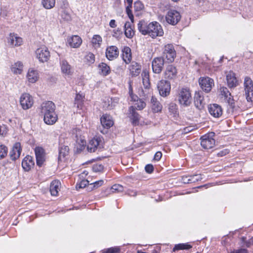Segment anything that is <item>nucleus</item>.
<instances>
[{"label": "nucleus", "mask_w": 253, "mask_h": 253, "mask_svg": "<svg viewBox=\"0 0 253 253\" xmlns=\"http://www.w3.org/2000/svg\"><path fill=\"white\" fill-rule=\"evenodd\" d=\"M226 80L228 86L230 88L234 87L238 84V81L235 74L233 72H229L226 75Z\"/></svg>", "instance_id": "nucleus-25"}, {"label": "nucleus", "mask_w": 253, "mask_h": 253, "mask_svg": "<svg viewBox=\"0 0 253 253\" xmlns=\"http://www.w3.org/2000/svg\"><path fill=\"white\" fill-rule=\"evenodd\" d=\"M134 7L136 11H139L143 9L144 6L140 1H138L134 2Z\"/></svg>", "instance_id": "nucleus-52"}, {"label": "nucleus", "mask_w": 253, "mask_h": 253, "mask_svg": "<svg viewBox=\"0 0 253 253\" xmlns=\"http://www.w3.org/2000/svg\"><path fill=\"white\" fill-rule=\"evenodd\" d=\"M164 57H156L152 62V69L154 73L160 74L164 67Z\"/></svg>", "instance_id": "nucleus-13"}, {"label": "nucleus", "mask_w": 253, "mask_h": 253, "mask_svg": "<svg viewBox=\"0 0 253 253\" xmlns=\"http://www.w3.org/2000/svg\"><path fill=\"white\" fill-rule=\"evenodd\" d=\"M39 76L37 70L33 68L29 69L27 74L28 81L31 83H36L39 79Z\"/></svg>", "instance_id": "nucleus-24"}, {"label": "nucleus", "mask_w": 253, "mask_h": 253, "mask_svg": "<svg viewBox=\"0 0 253 253\" xmlns=\"http://www.w3.org/2000/svg\"><path fill=\"white\" fill-rule=\"evenodd\" d=\"M194 104L198 109H202L204 107L205 103L204 97L199 92H196L194 96Z\"/></svg>", "instance_id": "nucleus-27"}, {"label": "nucleus", "mask_w": 253, "mask_h": 253, "mask_svg": "<svg viewBox=\"0 0 253 253\" xmlns=\"http://www.w3.org/2000/svg\"><path fill=\"white\" fill-rule=\"evenodd\" d=\"M192 248V246L188 244H179L175 246L173 250H188Z\"/></svg>", "instance_id": "nucleus-43"}, {"label": "nucleus", "mask_w": 253, "mask_h": 253, "mask_svg": "<svg viewBox=\"0 0 253 253\" xmlns=\"http://www.w3.org/2000/svg\"><path fill=\"white\" fill-rule=\"evenodd\" d=\"M182 180H183V182L184 183H191V182L190 181L189 176H186L183 177Z\"/></svg>", "instance_id": "nucleus-61"}, {"label": "nucleus", "mask_w": 253, "mask_h": 253, "mask_svg": "<svg viewBox=\"0 0 253 253\" xmlns=\"http://www.w3.org/2000/svg\"><path fill=\"white\" fill-rule=\"evenodd\" d=\"M120 249L118 247L111 248L106 251H103L102 253H119Z\"/></svg>", "instance_id": "nucleus-51"}, {"label": "nucleus", "mask_w": 253, "mask_h": 253, "mask_svg": "<svg viewBox=\"0 0 253 253\" xmlns=\"http://www.w3.org/2000/svg\"><path fill=\"white\" fill-rule=\"evenodd\" d=\"M129 94H130V96L131 97V99L132 100L135 101H136V99L137 98V96L133 95L132 92H130V91H129Z\"/></svg>", "instance_id": "nucleus-64"}, {"label": "nucleus", "mask_w": 253, "mask_h": 253, "mask_svg": "<svg viewBox=\"0 0 253 253\" xmlns=\"http://www.w3.org/2000/svg\"><path fill=\"white\" fill-rule=\"evenodd\" d=\"M220 95L221 96V98L228 103L229 106L228 110L229 111L233 112L236 110L235 101L226 87L223 86L220 88Z\"/></svg>", "instance_id": "nucleus-2"}, {"label": "nucleus", "mask_w": 253, "mask_h": 253, "mask_svg": "<svg viewBox=\"0 0 253 253\" xmlns=\"http://www.w3.org/2000/svg\"><path fill=\"white\" fill-rule=\"evenodd\" d=\"M89 184V181L87 180H83L79 183L77 184L76 189L83 188Z\"/></svg>", "instance_id": "nucleus-49"}, {"label": "nucleus", "mask_w": 253, "mask_h": 253, "mask_svg": "<svg viewBox=\"0 0 253 253\" xmlns=\"http://www.w3.org/2000/svg\"><path fill=\"white\" fill-rule=\"evenodd\" d=\"M68 43L72 47L78 48L82 43V40L79 36L74 35L68 38Z\"/></svg>", "instance_id": "nucleus-23"}, {"label": "nucleus", "mask_w": 253, "mask_h": 253, "mask_svg": "<svg viewBox=\"0 0 253 253\" xmlns=\"http://www.w3.org/2000/svg\"><path fill=\"white\" fill-rule=\"evenodd\" d=\"M98 67L101 72V74L103 76H107L110 73V68L109 66L105 63H100Z\"/></svg>", "instance_id": "nucleus-38"}, {"label": "nucleus", "mask_w": 253, "mask_h": 253, "mask_svg": "<svg viewBox=\"0 0 253 253\" xmlns=\"http://www.w3.org/2000/svg\"><path fill=\"white\" fill-rule=\"evenodd\" d=\"M69 148L67 146H63L61 147L59 152V160H61L62 158H64L69 154Z\"/></svg>", "instance_id": "nucleus-39"}, {"label": "nucleus", "mask_w": 253, "mask_h": 253, "mask_svg": "<svg viewBox=\"0 0 253 253\" xmlns=\"http://www.w3.org/2000/svg\"><path fill=\"white\" fill-rule=\"evenodd\" d=\"M60 182L59 180H55L52 181L50 185V191L53 196H56L60 190Z\"/></svg>", "instance_id": "nucleus-34"}, {"label": "nucleus", "mask_w": 253, "mask_h": 253, "mask_svg": "<svg viewBox=\"0 0 253 253\" xmlns=\"http://www.w3.org/2000/svg\"><path fill=\"white\" fill-rule=\"evenodd\" d=\"M130 7V6L127 5L126 7V11L127 12V14L129 18H130V19L131 20L132 22H133V15L132 14V12L129 8Z\"/></svg>", "instance_id": "nucleus-53"}, {"label": "nucleus", "mask_w": 253, "mask_h": 253, "mask_svg": "<svg viewBox=\"0 0 253 253\" xmlns=\"http://www.w3.org/2000/svg\"><path fill=\"white\" fill-rule=\"evenodd\" d=\"M112 192H122L124 190L123 186L120 184H115L112 187Z\"/></svg>", "instance_id": "nucleus-50"}, {"label": "nucleus", "mask_w": 253, "mask_h": 253, "mask_svg": "<svg viewBox=\"0 0 253 253\" xmlns=\"http://www.w3.org/2000/svg\"><path fill=\"white\" fill-rule=\"evenodd\" d=\"M177 70L176 68L172 65H168L164 72V77L166 79L172 80L176 77Z\"/></svg>", "instance_id": "nucleus-19"}, {"label": "nucleus", "mask_w": 253, "mask_h": 253, "mask_svg": "<svg viewBox=\"0 0 253 253\" xmlns=\"http://www.w3.org/2000/svg\"><path fill=\"white\" fill-rule=\"evenodd\" d=\"M103 169L104 166L102 164H96L93 165L92 166V170L96 172H101L103 171Z\"/></svg>", "instance_id": "nucleus-48"}, {"label": "nucleus", "mask_w": 253, "mask_h": 253, "mask_svg": "<svg viewBox=\"0 0 253 253\" xmlns=\"http://www.w3.org/2000/svg\"><path fill=\"white\" fill-rule=\"evenodd\" d=\"M21 150V144L19 142L15 143L10 152L9 155L11 159L15 161L18 159L20 157Z\"/></svg>", "instance_id": "nucleus-21"}, {"label": "nucleus", "mask_w": 253, "mask_h": 253, "mask_svg": "<svg viewBox=\"0 0 253 253\" xmlns=\"http://www.w3.org/2000/svg\"><path fill=\"white\" fill-rule=\"evenodd\" d=\"M244 87L245 95L248 101L252 102L253 100V83L251 79L246 77L244 79Z\"/></svg>", "instance_id": "nucleus-4"}, {"label": "nucleus", "mask_w": 253, "mask_h": 253, "mask_svg": "<svg viewBox=\"0 0 253 253\" xmlns=\"http://www.w3.org/2000/svg\"><path fill=\"white\" fill-rule=\"evenodd\" d=\"M20 103L24 110H27L32 107L34 104L33 97L29 93H23L20 98Z\"/></svg>", "instance_id": "nucleus-6"}, {"label": "nucleus", "mask_w": 253, "mask_h": 253, "mask_svg": "<svg viewBox=\"0 0 253 253\" xmlns=\"http://www.w3.org/2000/svg\"><path fill=\"white\" fill-rule=\"evenodd\" d=\"M34 166V161L32 157L26 156L22 161V166L26 171H29Z\"/></svg>", "instance_id": "nucleus-26"}, {"label": "nucleus", "mask_w": 253, "mask_h": 253, "mask_svg": "<svg viewBox=\"0 0 253 253\" xmlns=\"http://www.w3.org/2000/svg\"><path fill=\"white\" fill-rule=\"evenodd\" d=\"M180 19L181 15L180 13L175 10H169L166 16L167 22L172 25H176L180 21Z\"/></svg>", "instance_id": "nucleus-7"}, {"label": "nucleus", "mask_w": 253, "mask_h": 253, "mask_svg": "<svg viewBox=\"0 0 253 253\" xmlns=\"http://www.w3.org/2000/svg\"><path fill=\"white\" fill-rule=\"evenodd\" d=\"M142 82L145 88H149L150 85L148 72L143 71L142 73Z\"/></svg>", "instance_id": "nucleus-37"}, {"label": "nucleus", "mask_w": 253, "mask_h": 253, "mask_svg": "<svg viewBox=\"0 0 253 253\" xmlns=\"http://www.w3.org/2000/svg\"><path fill=\"white\" fill-rule=\"evenodd\" d=\"M37 57L41 62H47L50 57V53L45 46L41 47L36 51Z\"/></svg>", "instance_id": "nucleus-8"}, {"label": "nucleus", "mask_w": 253, "mask_h": 253, "mask_svg": "<svg viewBox=\"0 0 253 253\" xmlns=\"http://www.w3.org/2000/svg\"><path fill=\"white\" fill-rule=\"evenodd\" d=\"M122 58L126 64H128L131 60V52L130 48L128 46H125L122 49Z\"/></svg>", "instance_id": "nucleus-31"}, {"label": "nucleus", "mask_w": 253, "mask_h": 253, "mask_svg": "<svg viewBox=\"0 0 253 253\" xmlns=\"http://www.w3.org/2000/svg\"><path fill=\"white\" fill-rule=\"evenodd\" d=\"M60 66L62 73L65 76H71L73 73L71 66L65 59L60 61Z\"/></svg>", "instance_id": "nucleus-22"}, {"label": "nucleus", "mask_w": 253, "mask_h": 253, "mask_svg": "<svg viewBox=\"0 0 253 253\" xmlns=\"http://www.w3.org/2000/svg\"><path fill=\"white\" fill-rule=\"evenodd\" d=\"M228 153H229L228 150L224 149V150H222V151H220L219 152H218L217 154V155L218 157H222V156H224L226 155Z\"/></svg>", "instance_id": "nucleus-59"}, {"label": "nucleus", "mask_w": 253, "mask_h": 253, "mask_svg": "<svg viewBox=\"0 0 253 253\" xmlns=\"http://www.w3.org/2000/svg\"><path fill=\"white\" fill-rule=\"evenodd\" d=\"M214 135V133L211 132L208 135L202 137L201 145L204 149L212 148L215 145V140L211 137Z\"/></svg>", "instance_id": "nucleus-10"}, {"label": "nucleus", "mask_w": 253, "mask_h": 253, "mask_svg": "<svg viewBox=\"0 0 253 253\" xmlns=\"http://www.w3.org/2000/svg\"><path fill=\"white\" fill-rule=\"evenodd\" d=\"M129 69L132 76H137L140 73L141 66L137 62L133 61L131 63Z\"/></svg>", "instance_id": "nucleus-33"}, {"label": "nucleus", "mask_w": 253, "mask_h": 253, "mask_svg": "<svg viewBox=\"0 0 253 253\" xmlns=\"http://www.w3.org/2000/svg\"><path fill=\"white\" fill-rule=\"evenodd\" d=\"M103 180H99V181L94 182L93 183L90 184V185H93V188L98 187L101 186L103 184Z\"/></svg>", "instance_id": "nucleus-58"}, {"label": "nucleus", "mask_w": 253, "mask_h": 253, "mask_svg": "<svg viewBox=\"0 0 253 253\" xmlns=\"http://www.w3.org/2000/svg\"><path fill=\"white\" fill-rule=\"evenodd\" d=\"M138 29L142 35H148L153 39L164 35L163 28L157 22H152L147 24L144 21L141 20L138 23Z\"/></svg>", "instance_id": "nucleus-1"}, {"label": "nucleus", "mask_w": 253, "mask_h": 253, "mask_svg": "<svg viewBox=\"0 0 253 253\" xmlns=\"http://www.w3.org/2000/svg\"><path fill=\"white\" fill-rule=\"evenodd\" d=\"M246 239L247 238L245 237H241V240L242 241V243L244 244V246H246V247H250L251 245V243L249 241H247Z\"/></svg>", "instance_id": "nucleus-56"}, {"label": "nucleus", "mask_w": 253, "mask_h": 253, "mask_svg": "<svg viewBox=\"0 0 253 253\" xmlns=\"http://www.w3.org/2000/svg\"><path fill=\"white\" fill-rule=\"evenodd\" d=\"M119 101L118 97H106L103 102V108L106 110H111L118 104Z\"/></svg>", "instance_id": "nucleus-14"}, {"label": "nucleus", "mask_w": 253, "mask_h": 253, "mask_svg": "<svg viewBox=\"0 0 253 253\" xmlns=\"http://www.w3.org/2000/svg\"><path fill=\"white\" fill-rule=\"evenodd\" d=\"M100 122L104 127L109 128L113 125V121L112 117L108 115L105 114L100 118Z\"/></svg>", "instance_id": "nucleus-30"}, {"label": "nucleus", "mask_w": 253, "mask_h": 253, "mask_svg": "<svg viewBox=\"0 0 253 253\" xmlns=\"http://www.w3.org/2000/svg\"><path fill=\"white\" fill-rule=\"evenodd\" d=\"M208 109L210 114L214 118H219L222 114L221 107L217 104H211Z\"/></svg>", "instance_id": "nucleus-17"}, {"label": "nucleus", "mask_w": 253, "mask_h": 253, "mask_svg": "<svg viewBox=\"0 0 253 253\" xmlns=\"http://www.w3.org/2000/svg\"><path fill=\"white\" fill-rule=\"evenodd\" d=\"M40 109L42 115L45 116L55 112V105L51 101H45L41 104Z\"/></svg>", "instance_id": "nucleus-9"}, {"label": "nucleus", "mask_w": 253, "mask_h": 253, "mask_svg": "<svg viewBox=\"0 0 253 253\" xmlns=\"http://www.w3.org/2000/svg\"><path fill=\"white\" fill-rule=\"evenodd\" d=\"M37 165L42 167L45 160L44 150L41 147H37L35 149Z\"/></svg>", "instance_id": "nucleus-15"}, {"label": "nucleus", "mask_w": 253, "mask_h": 253, "mask_svg": "<svg viewBox=\"0 0 253 253\" xmlns=\"http://www.w3.org/2000/svg\"><path fill=\"white\" fill-rule=\"evenodd\" d=\"M9 44L13 47L21 45L23 43L22 39L14 33L10 34L8 38Z\"/></svg>", "instance_id": "nucleus-20"}, {"label": "nucleus", "mask_w": 253, "mask_h": 253, "mask_svg": "<svg viewBox=\"0 0 253 253\" xmlns=\"http://www.w3.org/2000/svg\"><path fill=\"white\" fill-rule=\"evenodd\" d=\"M151 102L152 104V109L154 112L158 113L161 111L163 106L156 98L154 96H152Z\"/></svg>", "instance_id": "nucleus-35"}, {"label": "nucleus", "mask_w": 253, "mask_h": 253, "mask_svg": "<svg viewBox=\"0 0 253 253\" xmlns=\"http://www.w3.org/2000/svg\"><path fill=\"white\" fill-rule=\"evenodd\" d=\"M102 38L100 36L96 35H94L92 39V43L94 45H97V47H100L102 42Z\"/></svg>", "instance_id": "nucleus-41"}, {"label": "nucleus", "mask_w": 253, "mask_h": 253, "mask_svg": "<svg viewBox=\"0 0 253 253\" xmlns=\"http://www.w3.org/2000/svg\"><path fill=\"white\" fill-rule=\"evenodd\" d=\"M7 129L6 126L4 125H0V135H4L7 133Z\"/></svg>", "instance_id": "nucleus-55"}, {"label": "nucleus", "mask_w": 253, "mask_h": 253, "mask_svg": "<svg viewBox=\"0 0 253 253\" xmlns=\"http://www.w3.org/2000/svg\"><path fill=\"white\" fill-rule=\"evenodd\" d=\"M63 5L62 6V9H67V8L69 6V4L67 2V1H63Z\"/></svg>", "instance_id": "nucleus-63"}, {"label": "nucleus", "mask_w": 253, "mask_h": 253, "mask_svg": "<svg viewBox=\"0 0 253 253\" xmlns=\"http://www.w3.org/2000/svg\"><path fill=\"white\" fill-rule=\"evenodd\" d=\"M23 65L20 61H18L11 66V71L15 74H20L23 71Z\"/></svg>", "instance_id": "nucleus-36"}, {"label": "nucleus", "mask_w": 253, "mask_h": 253, "mask_svg": "<svg viewBox=\"0 0 253 253\" xmlns=\"http://www.w3.org/2000/svg\"><path fill=\"white\" fill-rule=\"evenodd\" d=\"M85 59L89 64H93L95 62V55L92 53L89 52L85 55Z\"/></svg>", "instance_id": "nucleus-44"}, {"label": "nucleus", "mask_w": 253, "mask_h": 253, "mask_svg": "<svg viewBox=\"0 0 253 253\" xmlns=\"http://www.w3.org/2000/svg\"><path fill=\"white\" fill-rule=\"evenodd\" d=\"M109 26L111 28L116 27L117 26V25L116 24V21L114 19L111 20L109 23Z\"/></svg>", "instance_id": "nucleus-62"}, {"label": "nucleus", "mask_w": 253, "mask_h": 253, "mask_svg": "<svg viewBox=\"0 0 253 253\" xmlns=\"http://www.w3.org/2000/svg\"><path fill=\"white\" fill-rule=\"evenodd\" d=\"M7 148L3 145H0V159L4 158L7 154Z\"/></svg>", "instance_id": "nucleus-45"}, {"label": "nucleus", "mask_w": 253, "mask_h": 253, "mask_svg": "<svg viewBox=\"0 0 253 253\" xmlns=\"http://www.w3.org/2000/svg\"><path fill=\"white\" fill-rule=\"evenodd\" d=\"M190 181L191 183H194L202 179V175L201 174H195L189 175Z\"/></svg>", "instance_id": "nucleus-47"}, {"label": "nucleus", "mask_w": 253, "mask_h": 253, "mask_svg": "<svg viewBox=\"0 0 253 253\" xmlns=\"http://www.w3.org/2000/svg\"><path fill=\"white\" fill-rule=\"evenodd\" d=\"M43 120L45 124L51 125L56 123L57 120V115L55 112H53V114H49L43 116Z\"/></svg>", "instance_id": "nucleus-32"}, {"label": "nucleus", "mask_w": 253, "mask_h": 253, "mask_svg": "<svg viewBox=\"0 0 253 253\" xmlns=\"http://www.w3.org/2000/svg\"><path fill=\"white\" fill-rule=\"evenodd\" d=\"M145 169L148 173H152L154 170V167L151 164H148L145 166Z\"/></svg>", "instance_id": "nucleus-54"}, {"label": "nucleus", "mask_w": 253, "mask_h": 253, "mask_svg": "<svg viewBox=\"0 0 253 253\" xmlns=\"http://www.w3.org/2000/svg\"><path fill=\"white\" fill-rule=\"evenodd\" d=\"M163 56L170 62L174 61L176 56V52L172 44H168L165 46Z\"/></svg>", "instance_id": "nucleus-11"}, {"label": "nucleus", "mask_w": 253, "mask_h": 253, "mask_svg": "<svg viewBox=\"0 0 253 253\" xmlns=\"http://www.w3.org/2000/svg\"><path fill=\"white\" fill-rule=\"evenodd\" d=\"M146 106V103L144 101H143L141 99H137L136 100V103L135 104V106H133L135 109H137L138 110H142Z\"/></svg>", "instance_id": "nucleus-42"}, {"label": "nucleus", "mask_w": 253, "mask_h": 253, "mask_svg": "<svg viewBox=\"0 0 253 253\" xmlns=\"http://www.w3.org/2000/svg\"><path fill=\"white\" fill-rule=\"evenodd\" d=\"M129 117L132 120V124L134 125H138L140 120V116L135 111V109L133 106H131L129 108Z\"/></svg>", "instance_id": "nucleus-28"}, {"label": "nucleus", "mask_w": 253, "mask_h": 253, "mask_svg": "<svg viewBox=\"0 0 253 253\" xmlns=\"http://www.w3.org/2000/svg\"><path fill=\"white\" fill-rule=\"evenodd\" d=\"M199 83L201 88L206 92H209L214 85L213 79L208 77H201L199 79Z\"/></svg>", "instance_id": "nucleus-5"}, {"label": "nucleus", "mask_w": 253, "mask_h": 253, "mask_svg": "<svg viewBox=\"0 0 253 253\" xmlns=\"http://www.w3.org/2000/svg\"><path fill=\"white\" fill-rule=\"evenodd\" d=\"M133 22H132L131 21V22L128 21L126 22L125 24V34L128 38L130 39L134 35L135 31L132 28V26L133 25Z\"/></svg>", "instance_id": "nucleus-29"}, {"label": "nucleus", "mask_w": 253, "mask_h": 253, "mask_svg": "<svg viewBox=\"0 0 253 253\" xmlns=\"http://www.w3.org/2000/svg\"><path fill=\"white\" fill-rule=\"evenodd\" d=\"M179 103L184 106L190 105L192 101L191 94L189 89L185 88L181 89L177 95Z\"/></svg>", "instance_id": "nucleus-3"}, {"label": "nucleus", "mask_w": 253, "mask_h": 253, "mask_svg": "<svg viewBox=\"0 0 253 253\" xmlns=\"http://www.w3.org/2000/svg\"><path fill=\"white\" fill-rule=\"evenodd\" d=\"M42 4L46 9H50L55 5V0H42Z\"/></svg>", "instance_id": "nucleus-40"}, {"label": "nucleus", "mask_w": 253, "mask_h": 253, "mask_svg": "<svg viewBox=\"0 0 253 253\" xmlns=\"http://www.w3.org/2000/svg\"><path fill=\"white\" fill-rule=\"evenodd\" d=\"M119 51L116 46H110L106 50V56L109 60L116 59L119 55Z\"/></svg>", "instance_id": "nucleus-18"}, {"label": "nucleus", "mask_w": 253, "mask_h": 253, "mask_svg": "<svg viewBox=\"0 0 253 253\" xmlns=\"http://www.w3.org/2000/svg\"><path fill=\"white\" fill-rule=\"evenodd\" d=\"M61 16L63 19L69 21L71 19V16L68 10L64 9L62 11Z\"/></svg>", "instance_id": "nucleus-46"}, {"label": "nucleus", "mask_w": 253, "mask_h": 253, "mask_svg": "<svg viewBox=\"0 0 253 253\" xmlns=\"http://www.w3.org/2000/svg\"><path fill=\"white\" fill-rule=\"evenodd\" d=\"M162 156V154L161 152L158 151L156 153L154 156V160L156 161H159Z\"/></svg>", "instance_id": "nucleus-60"}, {"label": "nucleus", "mask_w": 253, "mask_h": 253, "mask_svg": "<svg viewBox=\"0 0 253 253\" xmlns=\"http://www.w3.org/2000/svg\"><path fill=\"white\" fill-rule=\"evenodd\" d=\"M102 141L99 137L93 138L89 142L87 145V150L90 152H94L97 149L102 147Z\"/></svg>", "instance_id": "nucleus-16"}, {"label": "nucleus", "mask_w": 253, "mask_h": 253, "mask_svg": "<svg viewBox=\"0 0 253 253\" xmlns=\"http://www.w3.org/2000/svg\"><path fill=\"white\" fill-rule=\"evenodd\" d=\"M230 253H248V252L245 249H240L238 250H233Z\"/></svg>", "instance_id": "nucleus-57"}, {"label": "nucleus", "mask_w": 253, "mask_h": 253, "mask_svg": "<svg viewBox=\"0 0 253 253\" xmlns=\"http://www.w3.org/2000/svg\"><path fill=\"white\" fill-rule=\"evenodd\" d=\"M157 87L161 96L165 97L169 94L170 84L169 82L164 80L160 81L158 84Z\"/></svg>", "instance_id": "nucleus-12"}]
</instances>
